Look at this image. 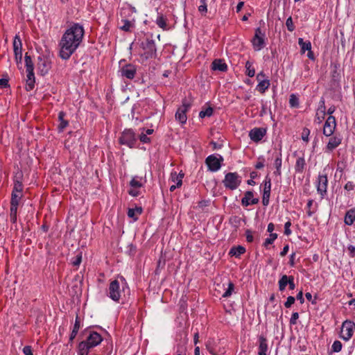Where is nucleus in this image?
<instances>
[{
  "label": "nucleus",
  "mask_w": 355,
  "mask_h": 355,
  "mask_svg": "<svg viewBox=\"0 0 355 355\" xmlns=\"http://www.w3.org/2000/svg\"><path fill=\"white\" fill-rule=\"evenodd\" d=\"M84 35V29L78 24H74L63 34L59 46V55L63 60H68L81 43Z\"/></svg>",
  "instance_id": "f257e3e1"
},
{
  "label": "nucleus",
  "mask_w": 355,
  "mask_h": 355,
  "mask_svg": "<svg viewBox=\"0 0 355 355\" xmlns=\"http://www.w3.org/2000/svg\"><path fill=\"white\" fill-rule=\"evenodd\" d=\"M128 290L127 282L123 277L119 276L116 279L111 282L109 286V297L115 302H119L121 293Z\"/></svg>",
  "instance_id": "f03ea898"
},
{
  "label": "nucleus",
  "mask_w": 355,
  "mask_h": 355,
  "mask_svg": "<svg viewBox=\"0 0 355 355\" xmlns=\"http://www.w3.org/2000/svg\"><path fill=\"white\" fill-rule=\"evenodd\" d=\"M140 46L144 50V53L141 54V56L145 60L156 57L157 49L153 39L147 37L145 41L141 43Z\"/></svg>",
  "instance_id": "7ed1b4c3"
},
{
  "label": "nucleus",
  "mask_w": 355,
  "mask_h": 355,
  "mask_svg": "<svg viewBox=\"0 0 355 355\" xmlns=\"http://www.w3.org/2000/svg\"><path fill=\"white\" fill-rule=\"evenodd\" d=\"M223 183L226 189L232 191L236 189L241 183V177L236 172L227 173Z\"/></svg>",
  "instance_id": "20e7f679"
},
{
  "label": "nucleus",
  "mask_w": 355,
  "mask_h": 355,
  "mask_svg": "<svg viewBox=\"0 0 355 355\" xmlns=\"http://www.w3.org/2000/svg\"><path fill=\"white\" fill-rule=\"evenodd\" d=\"M136 141L135 133L132 129H125L119 139L120 144L126 145L130 148L135 147Z\"/></svg>",
  "instance_id": "39448f33"
},
{
  "label": "nucleus",
  "mask_w": 355,
  "mask_h": 355,
  "mask_svg": "<svg viewBox=\"0 0 355 355\" xmlns=\"http://www.w3.org/2000/svg\"><path fill=\"white\" fill-rule=\"evenodd\" d=\"M223 160V157L220 155H218V157L215 155H211L206 158L205 164L210 171L215 172L220 168Z\"/></svg>",
  "instance_id": "423d86ee"
},
{
  "label": "nucleus",
  "mask_w": 355,
  "mask_h": 355,
  "mask_svg": "<svg viewBox=\"0 0 355 355\" xmlns=\"http://www.w3.org/2000/svg\"><path fill=\"white\" fill-rule=\"evenodd\" d=\"M191 107V104L187 102L186 99L182 101V105L178 107L175 113V119L178 120L180 123L184 124L187 122V112Z\"/></svg>",
  "instance_id": "0eeeda50"
},
{
  "label": "nucleus",
  "mask_w": 355,
  "mask_h": 355,
  "mask_svg": "<svg viewBox=\"0 0 355 355\" xmlns=\"http://www.w3.org/2000/svg\"><path fill=\"white\" fill-rule=\"evenodd\" d=\"M355 330V323L351 320H347L343 322L341 328V338L345 340H349Z\"/></svg>",
  "instance_id": "6e6552de"
},
{
  "label": "nucleus",
  "mask_w": 355,
  "mask_h": 355,
  "mask_svg": "<svg viewBox=\"0 0 355 355\" xmlns=\"http://www.w3.org/2000/svg\"><path fill=\"white\" fill-rule=\"evenodd\" d=\"M13 50L17 63H21L22 61V43L18 35H16L14 37Z\"/></svg>",
  "instance_id": "1a4fd4ad"
},
{
  "label": "nucleus",
  "mask_w": 355,
  "mask_h": 355,
  "mask_svg": "<svg viewBox=\"0 0 355 355\" xmlns=\"http://www.w3.org/2000/svg\"><path fill=\"white\" fill-rule=\"evenodd\" d=\"M37 60V69L39 70L40 75L44 76L51 69V62L48 58L44 56H39Z\"/></svg>",
  "instance_id": "9d476101"
},
{
  "label": "nucleus",
  "mask_w": 355,
  "mask_h": 355,
  "mask_svg": "<svg viewBox=\"0 0 355 355\" xmlns=\"http://www.w3.org/2000/svg\"><path fill=\"white\" fill-rule=\"evenodd\" d=\"M336 125V119L334 116H329L324 123L323 128V134L327 137L333 135Z\"/></svg>",
  "instance_id": "9b49d317"
},
{
  "label": "nucleus",
  "mask_w": 355,
  "mask_h": 355,
  "mask_svg": "<svg viewBox=\"0 0 355 355\" xmlns=\"http://www.w3.org/2000/svg\"><path fill=\"white\" fill-rule=\"evenodd\" d=\"M266 132V128H254L249 132V137L252 141L257 143L263 139Z\"/></svg>",
  "instance_id": "f8f14e48"
},
{
  "label": "nucleus",
  "mask_w": 355,
  "mask_h": 355,
  "mask_svg": "<svg viewBox=\"0 0 355 355\" xmlns=\"http://www.w3.org/2000/svg\"><path fill=\"white\" fill-rule=\"evenodd\" d=\"M327 174H320L318 178L317 191L322 196H324L327 193Z\"/></svg>",
  "instance_id": "ddd939ff"
},
{
  "label": "nucleus",
  "mask_w": 355,
  "mask_h": 355,
  "mask_svg": "<svg viewBox=\"0 0 355 355\" xmlns=\"http://www.w3.org/2000/svg\"><path fill=\"white\" fill-rule=\"evenodd\" d=\"M103 340L102 336L96 331L90 332L87 340H85L92 348L98 345Z\"/></svg>",
  "instance_id": "4468645a"
},
{
  "label": "nucleus",
  "mask_w": 355,
  "mask_h": 355,
  "mask_svg": "<svg viewBox=\"0 0 355 355\" xmlns=\"http://www.w3.org/2000/svg\"><path fill=\"white\" fill-rule=\"evenodd\" d=\"M137 71V68L132 64H128L123 66L121 69L122 76L128 79H133Z\"/></svg>",
  "instance_id": "2eb2a0df"
},
{
  "label": "nucleus",
  "mask_w": 355,
  "mask_h": 355,
  "mask_svg": "<svg viewBox=\"0 0 355 355\" xmlns=\"http://www.w3.org/2000/svg\"><path fill=\"white\" fill-rule=\"evenodd\" d=\"M211 69L225 72L227 71V65L220 59H216L211 63Z\"/></svg>",
  "instance_id": "dca6fc26"
},
{
  "label": "nucleus",
  "mask_w": 355,
  "mask_h": 355,
  "mask_svg": "<svg viewBox=\"0 0 355 355\" xmlns=\"http://www.w3.org/2000/svg\"><path fill=\"white\" fill-rule=\"evenodd\" d=\"M259 345L258 354L259 355H267L266 352L268 350V344H267L266 338L264 336L261 335L259 336Z\"/></svg>",
  "instance_id": "f3484780"
},
{
  "label": "nucleus",
  "mask_w": 355,
  "mask_h": 355,
  "mask_svg": "<svg viewBox=\"0 0 355 355\" xmlns=\"http://www.w3.org/2000/svg\"><path fill=\"white\" fill-rule=\"evenodd\" d=\"M252 45L255 51H259L263 48L265 44L264 37L254 35L252 40Z\"/></svg>",
  "instance_id": "a211bd4d"
},
{
  "label": "nucleus",
  "mask_w": 355,
  "mask_h": 355,
  "mask_svg": "<svg viewBox=\"0 0 355 355\" xmlns=\"http://www.w3.org/2000/svg\"><path fill=\"white\" fill-rule=\"evenodd\" d=\"M143 209L141 207H136L135 208H129L128 211V216L129 218H132L135 221L138 219V215L141 214Z\"/></svg>",
  "instance_id": "6ab92c4d"
},
{
  "label": "nucleus",
  "mask_w": 355,
  "mask_h": 355,
  "mask_svg": "<svg viewBox=\"0 0 355 355\" xmlns=\"http://www.w3.org/2000/svg\"><path fill=\"white\" fill-rule=\"evenodd\" d=\"M341 141L342 139L340 137L336 136L331 137L327 144V148L329 150H333L341 144Z\"/></svg>",
  "instance_id": "aec40b11"
},
{
  "label": "nucleus",
  "mask_w": 355,
  "mask_h": 355,
  "mask_svg": "<svg viewBox=\"0 0 355 355\" xmlns=\"http://www.w3.org/2000/svg\"><path fill=\"white\" fill-rule=\"evenodd\" d=\"M355 220V209H351L347 211L345 216V223L351 225Z\"/></svg>",
  "instance_id": "412c9836"
},
{
  "label": "nucleus",
  "mask_w": 355,
  "mask_h": 355,
  "mask_svg": "<svg viewBox=\"0 0 355 355\" xmlns=\"http://www.w3.org/2000/svg\"><path fill=\"white\" fill-rule=\"evenodd\" d=\"M245 252V248L241 245H238L232 247L230 250L229 254L239 257L240 255L244 254Z\"/></svg>",
  "instance_id": "4be33fe9"
},
{
  "label": "nucleus",
  "mask_w": 355,
  "mask_h": 355,
  "mask_svg": "<svg viewBox=\"0 0 355 355\" xmlns=\"http://www.w3.org/2000/svg\"><path fill=\"white\" fill-rule=\"evenodd\" d=\"M92 347L89 346L85 340L82 341L78 345V354L79 355H88L89 351Z\"/></svg>",
  "instance_id": "5701e85b"
},
{
  "label": "nucleus",
  "mask_w": 355,
  "mask_h": 355,
  "mask_svg": "<svg viewBox=\"0 0 355 355\" xmlns=\"http://www.w3.org/2000/svg\"><path fill=\"white\" fill-rule=\"evenodd\" d=\"M66 114L63 111H61L58 114V120L60 121V124L58 125V130L60 132H62L64 129L68 125V121L64 120V116Z\"/></svg>",
  "instance_id": "b1692460"
},
{
  "label": "nucleus",
  "mask_w": 355,
  "mask_h": 355,
  "mask_svg": "<svg viewBox=\"0 0 355 355\" xmlns=\"http://www.w3.org/2000/svg\"><path fill=\"white\" fill-rule=\"evenodd\" d=\"M306 162L303 157H298L295 165V172L302 173L304 171Z\"/></svg>",
  "instance_id": "393cba45"
},
{
  "label": "nucleus",
  "mask_w": 355,
  "mask_h": 355,
  "mask_svg": "<svg viewBox=\"0 0 355 355\" xmlns=\"http://www.w3.org/2000/svg\"><path fill=\"white\" fill-rule=\"evenodd\" d=\"M254 196V193L252 191H247L244 194V197L241 199V205L243 207H248L250 205L252 198Z\"/></svg>",
  "instance_id": "a878e982"
},
{
  "label": "nucleus",
  "mask_w": 355,
  "mask_h": 355,
  "mask_svg": "<svg viewBox=\"0 0 355 355\" xmlns=\"http://www.w3.org/2000/svg\"><path fill=\"white\" fill-rule=\"evenodd\" d=\"M21 198V195L19 196L17 193L12 192L11 200H10V209L13 211V209H17L19 201Z\"/></svg>",
  "instance_id": "bb28decb"
},
{
  "label": "nucleus",
  "mask_w": 355,
  "mask_h": 355,
  "mask_svg": "<svg viewBox=\"0 0 355 355\" xmlns=\"http://www.w3.org/2000/svg\"><path fill=\"white\" fill-rule=\"evenodd\" d=\"M290 279V276H287L286 275H284L282 276L278 282L279 289L280 291H284L288 285V281Z\"/></svg>",
  "instance_id": "cd10ccee"
},
{
  "label": "nucleus",
  "mask_w": 355,
  "mask_h": 355,
  "mask_svg": "<svg viewBox=\"0 0 355 355\" xmlns=\"http://www.w3.org/2000/svg\"><path fill=\"white\" fill-rule=\"evenodd\" d=\"M270 86V81L268 79L261 80L257 87V89L261 93H264Z\"/></svg>",
  "instance_id": "c85d7f7f"
},
{
  "label": "nucleus",
  "mask_w": 355,
  "mask_h": 355,
  "mask_svg": "<svg viewBox=\"0 0 355 355\" xmlns=\"http://www.w3.org/2000/svg\"><path fill=\"white\" fill-rule=\"evenodd\" d=\"M141 180H142V178H139L138 176H135V177L132 178L129 183L130 187L138 188V189H140L141 187H142L144 186V184L141 182Z\"/></svg>",
  "instance_id": "c756f323"
},
{
  "label": "nucleus",
  "mask_w": 355,
  "mask_h": 355,
  "mask_svg": "<svg viewBox=\"0 0 355 355\" xmlns=\"http://www.w3.org/2000/svg\"><path fill=\"white\" fill-rule=\"evenodd\" d=\"M298 44L301 46V51L304 53L306 51H310L311 44L309 41L304 42L302 38H299Z\"/></svg>",
  "instance_id": "7c9ffc66"
},
{
  "label": "nucleus",
  "mask_w": 355,
  "mask_h": 355,
  "mask_svg": "<svg viewBox=\"0 0 355 355\" xmlns=\"http://www.w3.org/2000/svg\"><path fill=\"white\" fill-rule=\"evenodd\" d=\"M156 24H157V26L159 28H161L164 30L168 29L166 19V18H164V17L162 15H161L160 16H158V17L157 18V20H156Z\"/></svg>",
  "instance_id": "2f4dec72"
},
{
  "label": "nucleus",
  "mask_w": 355,
  "mask_h": 355,
  "mask_svg": "<svg viewBox=\"0 0 355 355\" xmlns=\"http://www.w3.org/2000/svg\"><path fill=\"white\" fill-rule=\"evenodd\" d=\"M24 61H25V65L26 70L27 69H34V64L32 61V58L31 55H28L26 53L24 56Z\"/></svg>",
  "instance_id": "473e14b6"
},
{
  "label": "nucleus",
  "mask_w": 355,
  "mask_h": 355,
  "mask_svg": "<svg viewBox=\"0 0 355 355\" xmlns=\"http://www.w3.org/2000/svg\"><path fill=\"white\" fill-rule=\"evenodd\" d=\"M214 113V110L211 107H208L205 110H202L199 113V117L204 118L205 116H211Z\"/></svg>",
  "instance_id": "72a5a7b5"
},
{
  "label": "nucleus",
  "mask_w": 355,
  "mask_h": 355,
  "mask_svg": "<svg viewBox=\"0 0 355 355\" xmlns=\"http://www.w3.org/2000/svg\"><path fill=\"white\" fill-rule=\"evenodd\" d=\"M246 75L249 77H253L255 74V70L252 68V63L250 61H247L245 63Z\"/></svg>",
  "instance_id": "f704fd0d"
},
{
  "label": "nucleus",
  "mask_w": 355,
  "mask_h": 355,
  "mask_svg": "<svg viewBox=\"0 0 355 355\" xmlns=\"http://www.w3.org/2000/svg\"><path fill=\"white\" fill-rule=\"evenodd\" d=\"M229 221L232 225L237 228L241 224V218L238 216H233L230 218Z\"/></svg>",
  "instance_id": "c9c22d12"
},
{
  "label": "nucleus",
  "mask_w": 355,
  "mask_h": 355,
  "mask_svg": "<svg viewBox=\"0 0 355 355\" xmlns=\"http://www.w3.org/2000/svg\"><path fill=\"white\" fill-rule=\"evenodd\" d=\"M234 289V284L232 282H229L228 288L225 291V293L223 294L222 297H225V298L229 297L232 294Z\"/></svg>",
  "instance_id": "e433bc0d"
},
{
  "label": "nucleus",
  "mask_w": 355,
  "mask_h": 355,
  "mask_svg": "<svg viewBox=\"0 0 355 355\" xmlns=\"http://www.w3.org/2000/svg\"><path fill=\"white\" fill-rule=\"evenodd\" d=\"M271 191V179L268 175L266 176V179L264 181V187L263 192L270 193Z\"/></svg>",
  "instance_id": "4c0bfd02"
},
{
  "label": "nucleus",
  "mask_w": 355,
  "mask_h": 355,
  "mask_svg": "<svg viewBox=\"0 0 355 355\" xmlns=\"http://www.w3.org/2000/svg\"><path fill=\"white\" fill-rule=\"evenodd\" d=\"M289 103L292 107H297L299 106V99L295 94H291L289 98Z\"/></svg>",
  "instance_id": "58836bf2"
},
{
  "label": "nucleus",
  "mask_w": 355,
  "mask_h": 355,
  "mask_svg": "<svg viewBox=\"0 0 355 355\" xmlns=\"http://www.w3.org/2000/svg\"><path fill=\"white\" fill-rule=\"evenodd\" d=\"M22 190H23V184L21 183V182H20L18 180H15L12 192H14L15 193L17 192L21 193L22 192Z\"/></svg>",
  "instance_id": "ea45409f"
},
{
  "label": "nucleus",
  "mask_w": 355,
  "mask_h": 355,
  "mask_svg": "<svg viewBox=\"0 0 355 355\" xmlns=\"http://www.w3.org/2000/svg\"><path fill=\"white\" fill-rule=\"evenodd\" d=\"M277 238V234H270V237L267 238L265 240V241L263 243V246L267 248L268 246V245L272 244Z\"/></svg>",
  "instance_id": "a19ab883"
},
{
  "label": "nucleus",
  "mask_w": 355,
  "mask_h": 355,
  "mask_svg": "<svg viewBox=\"0 0 355 355\" xmlns=\"http://www.w3.org/2000/svg\"><path fill=\"white\" fill-rule=\"evenodd\" d=\"M342 343L339 340H336L334 342L331 346V351L333 352H339L342 349Z\"/></svg>",
  "instance_id": "79ce46f5"
},
{
  "label": "nucleus",
  "mask_w": 355,
  "mask_h": 355,
  "mask_svg": "<svg viewBox=\"0 0 355 355\" xmlns=\"http://www.w3.org/2000/svg\"><path fill=\"white\" fill-rule=\"evenodd\" d=\"M9 78L8 75H4L3 78H0V87L1 88H8L10 87V85L8 83Z\"/></svg>",
  "instance_id": "37998d69"
},
{
  "label": "nucleus",
  "mask_w": 355,
  "mask_h": 355,
  "mask_svg": "<svg viewBox=\"0 0 355 355\" xmlns=\"http://www.w3.org/2000/svg\"><path fill=\"white\" fill-rule=\"evenodd\" d=\"M35 78H27L26 79V91L29 92L31 91L35 86Z\"/></svg>",
  "instance_id": "c03bdc74"
},
{
  "label": "nucleus",
  "mask_w": 355,
  "mask_h": 355,
  "mask_svg": "<svg viewBox=\"0 0 355 355\" xmlns=\"http://www.w3.org/2000/svg\"><path fill=\"white\" fill-rule=\"evenodd\" d=\"M124 25L121 27V29L125 31H130V28L133 26V24L128 19L123 20Z\"/></svg>",
  "instance_id": "a18cd8bd"
},
{
  "label": "nucleus",
  "mask_w": 355,
  "mask_h": 355,
  "mask_svg": "<svg viewBox=\"0 0 355 355\" xmlns=\"http://www.w3.org/2000/svg\"><path fill=\"white\" fill-rule=\"evenodd\" d=\"M286 26L288 28V30L291 32H293L295 27L294 26V24L293 22V19H292V17H289L287 19H286Z\"/></svg>",
  "instance_id": "49530a36"
},
{
  "label": "nucleus",
  "mask_w": 355,
  "mask_h": 355,
  "mask_svg": "<svg viewBox=\"0 0 355 355\" xmlns=\"http://www.w3.org/2000/svg\"><path fill=\"white\" fill-rule=\"evenodd\" d=\"M310 135V130L307 128H304L302 132V139L306 142L309 141V136Z\"/></svg>",
  "instance_id": "de8ad7c7"
},
{
  "label": "nucleus",
  "mask_w": 355,
  "mask_h": 355,
  "mask_svg": "<svg viewBox=\"0 0 355 355\" xmlns=\"http://www.w3.org/2000/svg\"><path fill=\"white\" fill-rule=\"evenodd\" d=\"M270 196V193L263 192L262 203L264 206L268 205Z\"/></svg>",
  "instance_id": "09e8293b"
},
{
  "label": "nucleus",
  "mask_w": 355,
  "mask_h": 355,
  "mask_svg": "<svg viewBox=\"0 0 355 355\" xmlns=\"http://www.w3.org/2000/svg\"><path fill=\"white\" fill-rule=\"evenodd\" d=\"M282 153H279L278 154V155L277 156L275 160V166L276 168H281L282 167Z\"/></svg>",
  "instance_id": "8fccbe9b"
},
{
  "label": "nucleus",
  "mask_w": 355,
  "mask_h": 355,
  "mask_svg": "<svg viewBox=\"0 0 355 355\" xmlns=\"http://www.w3.org/2000/svg\"><path fill=\"white\" fill-rule=\"evenodd\" d=\"M295 301V298L293 296H289L287 297V300L284 303V306L286 308H290Z\"/></svg>",
  "instance_id": "3c124183"
},
{
  "label": "nucleus",
  "mask_w": 355,
  "mask_h": 355,
  "mask_svg": "<svg viewBox=\"0 0 355 355\" xmlns=\"http://www.w3.org/2000/svg\"><path fill=\"white\" fill-rule=\"evenodd\" d=\"M82 261V253L80 252L76 256L74 260L72 261V264L74 266H78Z\"/></svg>",
  "instance_id": "603ef678"
},
{
  "label": "nucleus",
  "mask_w": 355,
  "mask_h": 355,
  "mask_svg": "<svg viewBox=\"0 0 355 355\" xmlns=\"http://www.w3.org/2000/svg\"><path fill=\"white\" fill-rule=\"evenodd\" d=\"M128 193L133 197H137L140 195V191L138 188L131 187L128 191Z\"/></svg>",
  "instance_id": "864d4df0"
},
{
  "label": "nucleus",
  "mask_w": 355,
  "mask_h": 355,
  "mask_svg": "<svg viewBox=\"0 0 355 355\" xmlns=\"http://www.w3.org/2000/svg\"><path fill=\"white\" fill-rule=\"evenodd\" d=\"M299 318V313L297 312H294L291 315V318L290 319L291 324H295L297 323V320Z\"/></svg>",
  "instance_id": "5fc2aeb1"
},
{
  "label": "nucleus",
  "mask_w": 355,
  "mask_h": 355,
  "mask_svg": "<svg viewBox=\"0 0 355 355\" xmlns=\"http://www.w3.org/2000/svg\"><path fill=\"white\" fill-rule=\"evenodd\" d=\"M246 241L248 243H252L254 241V237L252 236V232L250 230H246L245 231Z\"/></svg>",
  "instance_id": "6e6d98bb"
},
{
  "label": "nucleus",
  "mask_w": 355,
  "mask_h": 355,
  "mask_svg": "<svg viewBox=\"0 0 355 355\" xmlns=\"http://www.w3.org/2000/svg\"><path fill=\"white\" fill-rule=\"evenodd\" d=\"M291 226V222L290 220L287 221L284 225V234L287 236L291 234V230L290 227Z\"/></svg>",
  "instance_id": "4d7b16f0"
},
{
  "label": "nucleus",
  "mask_w": 355,
  "mask_h": 355,
  "mask_svg": "<svg viewBox=\"0 0 355 355\" xmlns=\"http://www.w3.org/2000/svg\"><path fill=\"white\" fill-rule=\"evenodd\" d=\"M259 162L255 164L256 169H261L264 166V158L263 157H259L258 158Z\"/></svg>",
  "instance_id": "13d9d810"
},
{
  "label": "nucleus",
  "mask_w": 355,
  "mask_h": 355,
  "mask_svg": "<svg viewBox=\"0 0 355 355\" xmlns=\"http://www.w3.org/2000/svg\"><path fill=\"white\" fill-rule=\"evenodd\" d=\"M288 288L290 290H294L295 288V284L294 282V277L292 275H290V279L288 283Z\"/></svg>",
  "instance_id": "bf43d9fd"
},
{
  "label": "nucleus",
  "mask_w": 355,
  "mask_h": 355,
  "mask_svg": "<svg viewBox=\"0 0 355 355\" xmlns=\"http://www.w3.org/2000/svg\"><path fill=\"white\" fill-rule=\"evenodd\" d=\"M139 140L142 142V143H149L150 141V139L147 136V135H145V134H141L140 136H139Z\"/></svg>",
  "instance_id": "052dcab7"
},
{
  "label": "nucleus",
  "mask_w": 355,
  "mask_h": 355,
  "mask_svg": "<svg viewBox=\"0 0 355 355\" xmlns=\"http://www.w3.org/2000/svg\"><path fill=\"white\" fill-rule=\"evenodd\" d=\"M10 210V219H11V221L14 223L17 220V209H13V211H12L11 209Z\"/></svg>",
  "instance_id": "680f3d73"
},
{
  "label": "nucleus",
  "mask_w": 355,
  "mask_h": 355,
  "mask_svg": "<svg viewBox=\"0 0 355 355\" xmlns=\"http://www.w3.org/2000/svg\"><path fill=\"white\" fill-rule=\"evenodd\" d=\"M23 352L25 355H33L32 348L31 346H25L23 349Z\"/></svg>",
  "instance_id": "e2e57ef3"
},
{
  "label": "nucleus",
  "mask_w": 355,
  "mask_h": 355,
  "mask_svg": "<svg viewBox=\"0 0 355 355\" xmlns=\"http://www.w3.org/2000/svg\"><path fill=\"white\" fill-rule=\"evenodd\" d=\"M171 179L173 182H177L178 181V180H182V177H179L178 176V174L176 172H172L171 173Z\"/></svg>",
  "instance_id": "0e129e2a"
},
{
  "label": "nucleus",
  "mask_w": 355,
  "mask_h": 355,
  "mask_svg": "<svg viewBox=\"0 0 355 355\" xmlns=\"http://www.w3.org/2000/svg\"><path fill=\"white\" fill-rule=\"evenodd\" d=\"M182 184V181L180 179L175 185H172L170 187V191L173 192L175 190L176 188L181 187Z\"/></svg>",
  "instance_id": "69168bd1"
},
{
  "label": "nucleus",
  "mask_w": 355,
  "mask_h": 355,
  "mask_svg": "<svg viewBox=\"0 0 355 355\" xmlns=\"http://www.w3.org/2000/svg\"><path fill=\"white\" fill-rule=\"evenodd\" d=\"M176 355H186V348L183 347H178Z\"/></svg>",
  "instance_id": "338daca9"
},
{
  "label": "nucleus",
  "mask_w": 355,
  "mask_h": 355,
  "mask_svg": "<svg viewBox=\"0 0 355 355\" xmlns=\"http://www.w3.org/2000/svg\"><path fill=\"white\" fill-rule=\"evenodd\" d=\"M348 250L349 251L351 257H354L355 256V247L350 245L348 246Z\"/></svg>",
  "instance_id": "774afa93"
}]
</instances>
